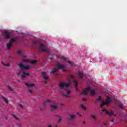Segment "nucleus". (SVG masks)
Masks as SVG:
<instances>
[{
  "mask_svg": "<svg viewBox=\"0 0 127 127\" xmlns=\"http://www.w3.org/2000/svg\"><path fill=\"white\" fill-rule=\"evenodd\" d=\"M18 66L20 68V72H23V74H22V77L23 78L26 77V76H29V73L25 72V70H29V69H30V67H29V66H26L22 63L19 64Z\"/></svg>",
  "mask_w": 127,
  "mask_h": 127,
  "instance_id": "f257e3e1",
  "label": "nucleus"
},
{
  "mask_svg": "<svg viewBox=\"0 0 127 127\" xmlns=\"http://www.w3.org/2000/svg\"><path fill=\"white\" fill-rule=\"evenodd\" d=\"M70 84L71 80H68L67 83L60 82L59 83V87H60L62 90H66V88H68V87H69Z\"/></svg>",
  "mask_w": 127,
  "mask_h": 127,
  "instance_id": "f03ea898",
  "label": "nucleus"
},
{
  "mask_svg": "<svg viewBox=\"0 0 127 127\" xmlns=\"http://www.w3.org/2000/svg\"><path fill=\"white\" fill-rule=\"evenodd\" d=\"M90 92L91 94V96H94V95L96 94V92L95 90L91 89V88L88 87L87 88L85 89L81 93V95H84V96H87V94Z\"/></svg>",
  "mask_w": 127,
  "mask_h": 127,
  "instance_id": "7ed1b4c3",
  "label": "nucleus"
},
{
  "mask_svg": "<svg viewBox=\"0 0 127 127\" xmlns=\"http://www.w3.org/2000/svg\"><path fill=\"white\" fill-rule=\"evenodd\" d=\"M39 48L40 50L41 51H43V52H46V53H48L49 51L45 47V46L43 44H41L39 47Z\"/></svg>",
  "mask_w": 127,
  "mask_h": 127,
  "instance_id": "20e7f679",
  "label": "nucleus"
},
{
  "mask_svg": "<svg viewBox=\"0 0 127 127\" xmlns=\"http://www.w3.org/2000/svg\"><path fill=\"white\" fill-rule=\"evenodd\" d=\"M23 62H26L27 63H31V64H37V60H24L23 61Z\"/></svg>",
  "mask_w": 127,
  "mask_h": 127,
  "instance_id": "39448f33",
  "label": "nucleus"
},
{
  "mask_svg": "<svg viewBox=\"0 0 127 127\" xmlns=\"http://www.w3.org/2000/svg\"><path fill=\"white\" fill-rule=\"evenodd\" d=\"M111 103V98L110 97H107V100L106 102H103L100 104V107L102 108V107L105 106V105H109Z\"/></svg>",
  "mask_w": 127,
  "mask_h": 127,
  "instance_id": "423d86ee",
  "label": "nucleus"
},
{
  "mask_svg": "<svg viewBox=\"0 0 127 127\" xmlns=\"http://www.w3.org/2000/svg\"><path fill=\"white\" fill-rule=\"evenodd\" d=\"M102 111L105 114H106V115H109V117H111V115H114V111L113 110H111L110 112H109V111L107 110L106 109H102Z\"/></svg>",
  "mask_w": 127,
  "mask_h": 127,
  "instance_id": "0eeeda50",
  "label": "nucleus"
},
{
  "mask_svg": "<svg viewBox=\"0 0 127 127\" xmlns=\"http://www.w3.org/2000/svg\"><path fill=\"white\" fill-rule=\"evenodd\" d=\"M68 118H67V121H74L75 120L76 116V115H72L70 114H68Z\"/></svg>",
  "mask_w": 127,
  "mask_h": 127,
  "instance_id": "6e6552de",
  "label": "nucleus"
},
{
  "mask_svg": "<svg viewBox=\"0 0 127 127\" xmlns=\"http://www.w3.org/2000/svg\"><path fill=\"white\" fill-rule=\"evenodd\" d=\"M57 67H58V68H59L60 69H61L66 68L67 65L65 64H61L60 63H58L57 64Z\"/></svg>",
  "mask_w": 127,
  "mask_h": 127,
  "instance_id": "1a4fd4ad",
  "label": "nucleus"
},
{
  "mask_svg": "<svg viewBox=\"0 0 127 127\" xmlns=\"http://www.w3.org/2000/svg\"><path fill=\"white\" fill-rule=\"evenodd\" d=\"M16 53L17 55H18V56H20V57H25V56L24 55V53L21 51H17Z\"/></svg>",
  "mask_w": 127,
  "mask_h": 127,
  "instance_id": "9d476101",
  "label": "nucleus"
},
{
  "mask_svg": "<svg viewBox=\"0 0 127 127\" xmlns=\"http://www.w3.org/2000/svg\"><path fill=\"white\" fill-rule=\"evenodd\" d=\"M4 35L5 39H9V37H10V35H11V34L7 32V31H5L4 33Z\"/></svg>",
  "mask_w": 127,
  "mask_h": 127,
  "instance_id": "9b49d317",
  "label": "nucleus"
},
{
  "mask_svg": "<svg viewBox=\"0 0 127 127\" xmlns=\"http://www.w3.org/2000/svg\"><path fill=\"white\" fill-rule=\"evenodd\" d=\"M58 71H59V69L57 68H53L51 70V71H50V74H54L55 73H57V72H58Z\"/></svg>",
  "mask_w": 127,
  "mask_h": 127,
  "instance_id": "f8f14e48",
  "label": "nucleus"
},
{
  "mask_svg": "<svg viewBox=\"0 0 127 127\" xmlns=\"http://www.w3.org/2000/svg\"><path fill=\"white\" fill-rule=\"evenodd\" d=\"M41 74L43 76V78L45 79V80H48V79H49V77L46 75V72H42Z\"/></svg>",
  "mask_w": 127,
  "mask_h": 127,
  "instance_id": "ddd939ff",
  "label": "nucleus"
},
{
  "mask_svg": "<svg viewBox=\"0 0 127 127\" xmlns=\"http://www.w3.org/2000/svg\"><path fill=\"white\" fill-rule=\"evenodd\" d=\"M41 74L43 76V78L45 79V80H48V79H49V77L46 75V72H42Z\"/></svg>",
  "mask_w": 127,
  "mask_h": 127,
  "instance_id": "4468645a",
  "label": "nucleus"
},
{
  "mask_svg": "<svg viewBox=\"0 0 127 127\" xmlns=\"http://www.w3.org/2000/svg\"><path fill=\"white\" fill-rule=\"evenodd\" d=\"M70 93H71V91H67L66 94H63L64 97H65V98H70V95H69Z\"/></svg>",
  "mask_w": 127,
  "mask_h": 127,
  "instance_id": "2eb2a0df",
  "label": "nucleus"
},
{
  "mask_svg": "<svg viewBox=\"0 0 127 127\" xmlns=\"http://www.w3.org/2000/svg\"><path fill=\"white\" fill-rule=\"evenodd\" d=\"M11 46H12V43L9 42V43L6 44L7 49L8 50H9V49H10V47H11Z\"/></svg>",
  "mask_w": 127,
  "mask_h": 127,
  "instance_id": "dca6fc26",
  "label": "nucleus"
},
{
  "mask_svg": "<svg viewBox=\"0 0 127 127\" xmlns=\"http://www.w3.org/2000/svg\"><path fill=\"white\" fill-rule=\"evenodd\" d=\"M73 85L75 87V90H77V87L78 86V81L73 80Z\"/></svg>",
  "mask_w": 127,
  "mask_h": 127,
  "instance_id": "f3484780",
  "label": "nucleus"
},
{
  "mask_svg": "<svg viewBox=\"0 0 127 127\" xmlns=\"http://www.w3.org/2000/svg\"><path fill=\"white\" fill-rule=\"evenodd\" d=\"M47 103H51V101H50L49 100L45 101L44 102L43 107H46L47 106H48V104H47Z\"/></svg>",
  "mask_w": 127,
  "mask_h": 127,
  "instance_id": "a211bd4d",
  "label": "nucleus"
},
{
  "mask_svg": "<svg viewBox=\"0 0 127 127\" xmlns=\"http://www.w3.org/2000/svg\"><path fill=\"white\" fill-rule=\"evenodd\" d=\"M103 101V99L101 96L98 97V98L96 99L95 102L97 103V102H102Z\"/></svg>",
  "mask_w": 127,
  "mask_h": 127,
  "instance_id": "6ab92c4d",
  "label": "nucleus"
},
{
  "mask_svg": "<svg viewBox=\"0 0 127 127\" xmlns=\"http://www.w3.org/2000/svg\"><path fill=\"white\" fill-rule=\"evenodd\" d=\"M25 85H26V86H27V87H34V84H28V83H27V82H26L25 83Z\"/></svg>",
  "mask_w": 127,
  "mask_h": 127,
  "instance_id": "aec40b11",
  "label": "nucleus"
},
{
  "mask_svg": "<svg viewBox=\"0 0 127 127\" xmlns=\"http://www.w3.org/2000/svg\"><path fill=\"white\" fill-rule=\"evenodd\" d=\"M78 75L79 77V79H83V73L79 72Z\"/></svg>",
  "mask_w": 127,
  "mask_h": 127,
  "instance_id": "412c9836",
  "label": "nucleus"
},
{
  "mask_svg": "<svg viewBox=\"0 0 127 127\" xmlns=\"http://www.w3.org/2000/svg\"><path fill=\"white\" fill-rule=\"evenodd\" d=\"M91 117L92 119L94 120V121H97V117H96V116L94 115V114H91Z\"/></svg>",
  "mask_w": 127,
  "mask_h": 127,
  "instance_id": "4be33fe9",
  "label": "nucleus"
},
{
  "mask_svg": "<svg viewBox=\"0 0 127 127\" xmlns=\"http://www.w3.org/2000/svg\"><path fill=\"white\" fill-rule=\"evenodd\" d=\"M12 116L14 118V119H15L16 120H17V118H16V117H17V113H13L12 114Z\"/></svg>",
  "mask_w": 127,
  "mask_h": 127,
  "instance_id": "5701e85b",
  "label": "nucleus"
},
{
  "mask_svg": "<svg viewBox=\"0 0 127 127\" xmlns=\"http://www.w3.org/2000/svg\"><path fill=\"white\" fill-rule=\"evenodd\" d=\"M50 106H51V107L52 108V109H53V110H56V109H57V107H56V106H55V105L51 104Z\"/></svg>",
  "mask_w": 127,
  "mask_h": 127,
  "instance_id": "b1692460",
  "label": "nucleus"
},
{
  "mask_svg": "<svg viewBox=\"0 0 127 127\" xmlns=\"http://www.w3.org/2000/svg\"><path fill=\"white\" fill-rule=\"evenodd\" d=\"M117 107L118 108V109H124V107L123 106V105H122V104L118 105L117 106Z\"/></svg>",
  "mask_w": 127,
  "mask_h": 127,
  "instance_id": "393cba45",
  "label": "nucleus"
},
{
  "mask_svg": "<svg viewBox=\"0 0 127 127\" xmlns=\"http://www.w3.org/2000/svg\"><path fill=\"white\" fill-rule=\"evenodd\" d=\"M57 117H58L59 118L58 123H61V121H62V118H61V116H57Z\"/></svg>",
  "mask_w": 127,
  "mask_h": 127,
  "instance_id": "a878e982",
  "label": "nucleus"
},
{
  "mask_svg": "<svg viewBox=\"0 0 127 127\" xmlns=\"http://www.w3.org/2000/svg\"><path fill=\"white\" fill-rule=\"evenodd\" d=\"M16 42V39H11V40L9 42H11V43H12L13 42Z\"/></svg>",
  "mask_w": 127,
  "mask_h": 127,
  "instance_id": "bb28decb",
  "label": "nucleus"
},
{
  "mask_svg": "<svg viewBox=\"0 0 127 127\" xmlns=\"http://www.w3.org/2000/svg\"><path fill=\"white\" fill-rule=\"evenodd\" d=\"M25 105L23 104H19V107H20V108L21 109H23V108L24 107Z\"/></svg>",
  "mask_w": 127,
  "mask_h": 127,
  "instance_id": "cd10ccee",
  "label": "nucleus"
},
{
  "mask_svg": "<svg viewBox=\"0 0 127 127\" xmlns=\"http://www.w3.org/2000/svg\"><path fill=\"white\" fill-rule=\"evenodd\" d=\"M3 100L4 102L5 103H6V104H7V103H8V101H7V99H6V98H3Z\"/></svg>",
  "mask_w": 127,
  "mask_h": 127,
  "instance_id": "c85d7f7f",
  "label": "nucleus"
},
{
  "mask_svg": "<svg viewBox=\"0 0 127 127\" xmlns=\"http://www.w3.org/2000/svg\"><path fill=\"white\" fill-rule=\"evenodd\" d=\"M2 65H3V66H4L5 67H7V66H8L9 65V64H5L3 63V62L1 63Z\"/></svg>",
  "mask_w": 127,
  "mask_h": 127,
  "instance_id": "c756f323",
  "label": "nucleus"
},
{
  "mask_svg": "<svg viewBox=\"0 0 127 127\" xmlns=\"http://www.w3.org/2000/svg\"><path fill=\"white\" fill-rule=\"evenodd\" d=\"M81 108H82V109H84V110H86V107H85V106H84V105L81 104L80 106Z\"/></svg>",
  "mask_w": 127,
  "mask_h": 127,
  "instance_id": "7c9ffc66",
  "label": "nucleus"
},
{
  "mask_svg": "<svg viewBox=\"0 0 127 127\" xmlns=\"http://www.w3.org/2000/svg\"><path fill=\"white\" fill-rule=\"evenodd\" d=\"M69 78H70L71 79H74V76L72 74H70L69 76Z\"/></svg>",
  "mask_w": 127,
  "mask_h": 127,
  "instance_id": "2f4dec72",
  "label": "nucleus"
},
{
  "mask_svg": "<svg viewBox=\"0 0 127 127\" xmlns=\"http://www.w3.org/2000/svg\"><path fill=\"white\" fill-rule=\"evenodd\" d=\"M67 63H68L69 64H70V65H72V64H73V63H72V62H71V61H70V60H68V61H67Z\"/></svg>",
  "mask_w": 127,
  "mask_h": 127,
  "instance_id": "473e14b6",
  "label": "nucleus"
},
{
  "mask_svg": "<svg viewBox=\"0 0 127 127\" xmlns=\"http://www.w3.org/2000/svg\"><path fill=\"white\" fill-rule=\"evenodd\" d=\"M62 59H63V60H64V61H65V60H67V58L63 57L62 58Z\"/></svg>",
  "mask_w": 127,
  "mask_h": 127,
  "instance_id": "72a5a7b5",
  "label": "nucleus"
},
{
  "mask_svg": "<svg viewBox=\"0 0 127 127\" xmlns=\"http://www.w3.org/2000/svg\"><path fill=\"white\" fill-rule=\"evenodd\" d=\"M7 89H8V90H9L10 91H11V88H10V87L8 86Z\"/></svg>",
  "mask_w": 127,
  "mask_h": 127,
  "instance_id": "f704fd0d",
  "label": "nucleus"
},
{
  "mask_svg": "<svg viewBox=\"0 0 127 127\" xmlns=\"http://www.w3.org/2000/svg\"><path fill=\"white\" fill-rule=\"evenodd\" d=\"M62 72H66V70L65 69H62Z\"/></svg>",
  "mask_w": 127,
  "mask_h": 127,
  "instance_id": "c9c22d12",
  "label": "nucleus"
},
{
  "mask_svg": "<svg viewBox=\"0 0 127 127\" xmlns=\"http://www.w3.org/2000/svg\"><path fill=\"white\" fill-rule=\"evenodd\" d=\"M82 101L86 102V101H87V99H86L85 98H83Z\"/></svg>",
  "mask_w": 127,
  "mask_h": 127,
  "instance_id": "e433bc0d",
  "label": "nucleus"
},
{
  "mask_svg": "<svg viewBox=\"0 0 127 127\" xmlns=\"http://www.w3.org/2000/svg\"><path fill=\"white\" fill-rule=\"evenodd\" d=\"M77 116H79V117H82V115H80L79 113H77Z\"/></svg>",
  "mask_w": 127,
  "mask_h": 127,
  "instance_id": "4c0bfd02",
  "label": "nucleus"
},
{
  "mask_svg": "<svg viewBox=\"0 0 127 127\" xmlns=\"http://www.w3.org/2000/svg\"><path fill=\"white\" fill-rule=\"evenodd\" d=\"M28 92H29V93H30V94H31V93H32V91H31V90H28Z\"/></svg>",
  "mask_w": 127,
  "mask_h": 127,
  "instance_id": "58836bf2",
  "label": "nucleus"
},
{
  "mask_svg": "<svg viewBox=\"0 0 127 127\" xmlns=\"http://www.w3.org/2000/svg\"><path fill=\"white\" fill-rule=\"evenodd\" d=\"M103 125H104V126H107V123H103Z\"/></svg>",
  "mask_w": 127,
  "mask_h": 127,
  "instance_id": "ea45409f",
  "label": "nucleus"
},
{
  "mask_svg": "<svg viewBox=\"0 0 127 127\" xmlns=\"http://www.w3.org/2000/svg\"><path fill=\"white\" fill-rule=\"evenodd\" d=\"M19 75H20L19 73H17V77H19Z\"/></svg>",
  "mask_w": 127,
  "mask_h": 127,
  "instance_id": "a19ab883",
  "label": "nucleus"
},
{
  "mask_svg": "<svg viewBox=\"0 0 127 127\" xmlns=\"http://www.w3.org/2000/svg\"><path fill=\"white\" fill-rule=\"evenodd\" d=\"M114 122H115V121H114V120H111V123H114Z\"/></svg>",
  "mask_w": 127,
  "mask_h": 127,
  "instance_id": "79ce46f5",
  "label": "nucleus"
},
{
  "mask_svg": "<svg viewBox=\"0 0 127 127\" xmlns=\"http://www.w3.org/2000/svg\"><path fill=\"white\" fill-rule=\"evenodd\" d=\"M48 127H52V126L49 125Z\"/></svg>",
  "mask_w": 127,
  "mask_h": 127,
  "instance_id": "37998d69",
  "label": "nucleus"
},
{
  "mask_svg": "<svg viewBox=\"0 0 127 127\" xmlns=\"http://www.w3.org/2000/svg\"><path fill=\"white\" fill-rule=\"evenodd\" d=\"M45 84H47V82H45Z\"/></svg>",
  "mask_w": 127,
  "mask_h": 127,
  "instance_id": "c03bdc74",
  "label": "nucleus"
},
{
  "mask_svg": "<svg viewBox=\"0 0 127 127\" xmlns=\"http://www.w3.org/2000/svg\"><path fill=\"white\" fill-rule=\"evenodd\" d=\"M61 106H64V104H61Z\"/></svg>",
  "mask_w": 127,
  "mask_h": 127,
  "instance_id": "a18cd8bd",
  "label": "nucleus"
},
{
  "mask_svg": "<svg viewBox=\"0 0 127 127\" xmlns=\"http://www.w3.org/2000/svg\"><path fill=\"white\" fill-rule=\"evenodd\" d=\"M9 58H10V57H9Z\"/></svg>",
  "mask_w": 127,
  "mask_h": 127,
  "instance_id": "49530a36",
  "label": "nucleus"
},
{
  "mask_svg": "<svg viewBox=\"0 0 127 127\" xmlns=\"http://www.w3.org/2000/svg\"><path fill=\"white\" fill-rule=\"evenodd\" d=\"M50 59H51V58H50Z\"/></svg>",
  "mask_w": 127,
  "mask_h": 127,
  "instance_id": "de8ad7c7",
  "label": "nucleus"
}]
</instances>
